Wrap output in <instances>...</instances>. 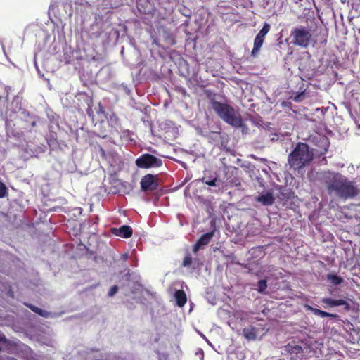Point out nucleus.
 <instances>
[{
    "instance_id": "1",
    "label": "nucleus",
    "mask_w": 360,
    "mask_h": 360,
    "mask_svg": "<svg viewBox=\"0 0 360 360\" xmlns=\"http://www.w3.org/2000/svg\"><path fill=\"white\" fill-rule=\"evenodd\" d=\"M321 181L329 195L347 200L356 197L360 193L355 181L338 172H326Z\"/></svg>"
},
{
    "instance_id": "2",
    "label": "nucleus",
    "mask_w": 360,
    "mask_h": 360,
    "mask_svg": "<svg viewBox=\"0 0 360 360\" xmlns=\"http://www.w3.org/2000/svg\"><path fill=\"white\" fill-rule=\"evenodd\" d=\"M206 97L209 99L212 109L215 113L226 123L235 128H242L244 124L240 114L231 105L216 101L217 94L210 89L204 91Z\"/></svg>"
},
{
    "instance_id": "3",
    "label": "nucleus",
    "mask_w": 360,
    "mask_h": 360,
    "mask_svg": "<svg viewBox=\"0 0 360 360\" xmlns=\"http://www.w3.org/2000/svg\"><path fill=\"white\" fill-rule=\"evenodd\" d=\"M314 153L309 146L302 142L297 143L295 148L289 154L288 162L290 167L300 169L309 165L313 160Z\"/></svg>"
},
{
    "instance_id": "4",
    "label": "nucleus",
    "mask_w": 360,
    "mask_h": 360,
    "mask_svg": "<svg viewBox=\"0 0 360 360\" xmlns=\"http://www.w3.org/2000/svg\"><path fill=\"white\" fill-rule=\"evenodd\" d=\"M290 36L295 45L303 48H307L312 39L311 30L305 26L294 27L291 31Z\"/></svg>"
},
{
    "instance_id": "5",
    "label": "nucleus",
    "mask_w": 360,
    "mask_h": 360,
    "mask_svg": "<svg viewBox=\"0 0 360 360\" xmlns=\"http://www.w3.org/2000/svg\"><path fill=\"white\" fill-rule=\"evenodd\" d=\"M135 164L141 169L158 168L162 165V160L152 154L144 153L135 160Z\"/></svg>"
},
{
    "instance_id": "6",
    "label": "nucleus",
    "mask_w": 360,
    "mask_h": 360,
    "mask_svg": "<svg viewBox=\"0 0 360 360\" xmlns=\"http://www.w3.org/2000/svg\"><path fill=\"white\" fill-rule=\"evenodd\" d=\"M141 188L143 191H153L158 187V183L155 176L148 174L143 176L141 180Z\"/></svg>"
},
{
    "instance_id": "7",
    "label": "nucleus",
    "mask_w": 360,
    "mask_h": 360,
    "mask_svg": "<svg viewBox=\"0 0 360 360\" xmlns=\"http://www.w3.org/2000/svg\"><path fill=\"white\" fill-rule=\"evenodd\" d=\"M321 302L326 304L325 307H335L338 306H343L346 311H349L350 309L349 304L343 299H333L330 297H323L321 300Z\"/></svg>"
},
{
    "instance_id": "8",
    "label": "nucleus",
    "mask_w": 360,
    "mask_h": 360,
    "mask_svg": "<svg viewBox=\"0 0 360 360\" xmlns=\"http://www.w3.org/2000/svg\"><path fill=\"white\" fill-rule=\"evenodd\" d=\"M214 230L202 235L193 247V252L197 253L204 245H207L214 235Z\"/></svg>"
},
{
    "instance_id": "9",
    "label": "nucleus",
    "mask_w": 360,
    "mask_h": 360,
    "mask_svg": "<svg viewBox=\"0 0 360 360\" xmlns=\"http://www.w3.org/2000/svg\"><path fill=\"white\" fill-rule=\"evenodd\" d=\"M255 200L257 202L261 203L264 206H271L275 202V197L274 196V193L271 191H268L265 193H262L258 196L255 198Z\"/></svg>"
},
{
    "instance_id": "10",
    "label": "nucleus",
    "mask_w": 360,
    "mask_h": 360,
    "mask_svg": "<svg viewBox=\"0 0 360 360\" xmlns=\"http://www.w3.org/2000/svg\"><path fill=\"white\" fill-rule=\"evenodd\" d=\"M111 231L117 236L122 237L124 238H129L132 236V228L127 225L121 226L119 228H112Z\"/></svg>"
},
{
    "instance_id": "11",
    "label": "nucleus",
    "mask_w": 360,
    "mask_h": 360,
    "mask_svg": "<svg viewBox=\"0 0 360 360\" xmlns=\"http://www.w3.org/2000/svg\"><path fill=\"white\" fill-rule=\"evenodd\" d=\"M285 350L290 354L291 359H296L299 354L303 352L302 346L296 345L295 342L288 343L285 346Z\"/></svg>"
},
{
    "instance_id": "12",
    "label": "nucleus",
    "mask_w": 360,
    "mask_h": 360,
    "mask_svg": "<svg viewBox=\"0 0 360 360\" xmlns=\"http://www.w3.org/2000/svg\"><path fill=\"white\" fill-rule=\"evenodd\" d=\"M276 190L278 193L276 194V198L282 202H286L291 198V192L283 186L277 185L276 186Z\"/></svg>"
},
{
    "instance_id": "13",
    "label": "nucleus",
    "mask_w": 360,
    "mask_h": 360,
    "mask_svg": "<svg viewBox=\"0 0 360 360\" xmlns=\"http://www.w3.org/2000/svg\"><path fill=\"white\" fill-rule=\"evenodd\" d=\"M305 308L307 310L311 311L314 315L321 316L322 318L330 317V318L336 319V318L338 317V316L336 314H330V313L322 311L321 309L314 308V307H313L311 306H309V305H306Z\"/></svg>"
},
{
    "instance_id": "14",
    "label": "nucleus",
    "mask_w": 360,
    "mask_h": 360,
    "mask_svg": "<svg viewBox=\"0 0 360 360\" xmlns=\"http://www.w3.org/2000/svg\"><path fill=\"white\" fill-rule=\"evenodd\" d=\"M243 335L248 340H255L257 335V329L250 326L243 330Z\"/></svg>"
},
{
    "instance_id": "15",
    "label": "nucleus",
    "mask_w": 360,
    "mask_h": 360,
    "mask_svg": "<svg viewBox=\"0 0 360 360\" xmlns=\"http://www.w3.org/2000/svg\"><path fill=\"white\" fill-rule=\"evenodd\" d=\"M174 297L176 304L180 307H184L187 302L186 292L183 290H176L174 293Z\"/></svg>"
},
{
    "instance_id": "16",
    "label": "nucleus",
    "mask_w": 360,
    "mask_h": 360,
    "mask_svg": "<svg viewBox=\"0 0 360 360\" xmlns=\"http://www.w3.org/2000/svg\"><path fill=\"white\" fill-rule=\"evenodd\" d=\"M264 41V39L257 36L255 37L254 39V46L251 51V56L252 57L256 58L258 56L260 49L263 45Z\"/></svg>"
},
{
    "instance_id": "17",
    "label": "nucleus",
    "mask_w": 360,
    "mask_h": 360,
    "mask_svg": "<svg viewBox=\"0 0 360 360\" xmlns=\"http://www.w3.org/2000/svg\"><path fill=\"white\" fill-rule=\"evenodd\" d=\"M326 279L333 285H340L344 281L341 276L334 274H328L326 275Z\"/></svg>"
},
{
    "instance_id": "18",
    "label": "nucleus",
    "mask_w": 360,
    "mask_h": 360,
    "mask_svg": "<svg viewBox=\"0 0 360 360\" xmlns=\"http://www.w3.org/2000/svg\"><path fill=\"white\" fill-rule=\"evenodd\" d=\"M33 312L40 315L43 317H48L49 312H47L45 310L41 309V308H39L34 305L32 304H27V305Z\"/></svg>"
},
{
    "instance_id": "19",
    "label": "nucleus",
    "mask_w": 360,
    "mask_h": 360,
    "mask_svg": "<svg viewBox=\"0 0 360 360\" xmlns=\"http://www.w3.org/2000/svg\"><path fill=\"white\" fill-rule=\"evenodd\" d=\"M270 25L267 22H265L263 25V27L259 30L256 36L264 39L265 36L270 31Z\"/></svg>"
},
{
    "instance_id": "20",
    "label": "nucleus",
    "mask_w": 360,
    "mask_h": 360,
    "mask_svg": "<svg viewBox=\"0 0 360 360\" xmlns=\"http://www.w3.org/2000/svg\"><path fill=\"white\" fill-rule=\"evenodd\" d=\"M108 122L112 127H120V122L118 117L115 114L110 115Z\"/></svg>"
},
{
    "instance_id": "21",
    "label": "nucleus",
    "mask_w": 360,
    "mask_h": 360,
    "mask_svg": "<svg viewBox=\"0 0 360 360\" xmlns=\"http://www.w3.org/2000/svg\"><path fill=\"white\" fill-rule=\"evenodd\" d=\"M201 181L202 182L210 186H216L217 182L219 181V179L217 177H214L212 179H206L205 177H203L202 178Z\"/></svg>"
},
{
    "instance_id": "22",
    "label": "nucleus",
    "mask_w": 360,
    "mask_h": 360,
    "mask_svg": "<svg viewBox=\"0 0 360 360\" xmlns=\"http://www.w3.org/2000/svg\"><path fill=\"white\" fill-rule=\"evenodd\" d=\"M193 262L192 255L190 253H188L185 257L184 258L182 266L184 267H188L191 265Z\"/></svg>"
},
{
    "instance_id": "23",
    "label": "nucleus",
    "mask_w": 360,
    "mask_h": 360,
    "mask_svg": "<svg viewBox=\"0 0 360 360\" xmlns=\"http://www.w3.org/2000/svg\"><path fill=\"white\" fill-rule=\"evenodd\" d=\"M267 288V282L266 280H259L257 283V290L259 292H263Z\"/></svg>"
},
{
    "instance_id": "24",
    "label": "nucleus",
    "mask_w": 360,
    "mask_h": 360,
    "mask_svg": "<svg viewBox=\"0 0 360 360\" xmlns=\"http://www.w3.org/2000/svg\"><path fill=\"white\" fill-rule=\"evenodd\" d=\"M7 192V188L5 184L0 181V198H4Z\"/></svg>"
},
{
    "instance_id": "25",
    "label": "nucleus",
    "mask_w": 360,
    "mask_h": 360,
    "mask_svg": "<svg viewBox=\"0 0 360 360\" xmlns=\"http://www.w3.org/2000/svg\"><path fill=\"white\" fill-rule=\"evenodd\" d=\"M117 291L118 287L117 285L112 286L108 292V296L112 297L117 292Z\"/></svg>"
},
{
    "instance_id": "26",
    "label": "nucleus",
    "mask_w": 360,
    "mask_h": 360,
    "mask_svg": "<svg viewBox=\"0 0 360 360\" xmlns=\"http://www.w3.org/2000/svg\"><path fill=\"white\" fill-rule=\"evenodd\" d=\"M304 92H302V93H300V94H297V96H295L294 97V101H295V102H300V101H302V98L304 96Z\"/></svg>"
},
{
    "instance_id": "27",
    "label": "nucleus",
    "mask_w": 360,
    "mask_h": 360,
    "mask_svg": "<svg viewBox=\"0 0 360 360\" xmlns=\"http://www.w3.org/2000/svg\"><path fill=\"white\" fill-rule=\"evenodd\" d=\"M234 184H235L236 186H238V185H240V181H239L238 179H237V180H236V181H234Z\"/></svg>"
},
{
    "instance_id": "28",
    "label": "nucleus",
    "mask_w": 360,
    "mask_h": 360,
    "mask_svg": "<svg viewBox=\"0 0 360 360\" xmlns=\"http://www.w3.org/2000/svg\"><path fill=\"white\" fill-rule=\"evenodd\" d=\"M1 351V347H0V352Z\"/></svg>"
}]
</instances>
